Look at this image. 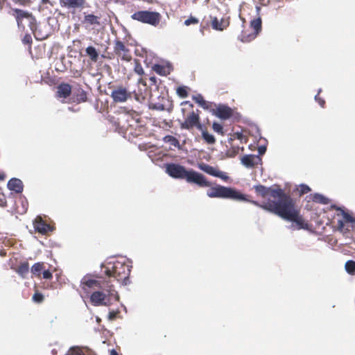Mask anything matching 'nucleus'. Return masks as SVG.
<instances>
[{"instance_id":"1","label":"nucleus","mask_w":355,"mask_h":355,"mask_svg":"<svg viewBox=\"0 0 355 355\" xmlns=\"http://www.w3.org/2000/svg\"><path fill=\"white\" fill-rule=\"evenodd\" d=\"M255 192L263 198L270 196L274 199H277L275 202H286L289 209L290 214H286L287 216L291 218V221L295 224H292L289 227L292 230H300L303 228V224L301 218L298 216L297 211L294 207V202L292 198L286 195L281 188L267 187L263 185H254Z\"/></svg>"},{"instance_id":"2","label":"nucleus","mask_w":355,"mask_h":355,"mask_svg":"<svg viewBox=\"0 0 355 355\" xmlns=\"http://www.w3.org/2000/svg\"><path fill=\"white\" fill-rule=\"evenodd\" d=\"M245 201H248L257 207L275 214L285 220L291 221V218L286 215V214H290L289 207L286 202H275V200H268L266 202L259 203L257 201L248 200L247 199Z\"/></svg>"},{"instance_id":"3","label":"nucleus","mask_w":355,"mask_h":355,"mask_svg":"<svg viewBox=\"0 0 355 355\" xmlns=\"http://www.w3.org/2000/svg\"><path fill=\"white\" fill-rule=\"evenodd\" d=\"M207 195L209 198H230L234 200H246V198L243 194L237 192L236 190L217 185L210 188L207 191Z\"/></svg>"},{"instance_id":"4","label":"nucleus","mask_w":355,"mask_h":355,"mask_svg":"<svg viewBox=\"0 0 355 355\" xmlns=\"http://www.w3.org/2000/svg\"><path fill=\"white\" fill-rule=\"evenodd\" d=\"M131 18L144 24L157 26L160 21V15L157 12L141 10L133 13Z\"/></svg>"},{"instance_id":"5","label":"nucleus","mask_w":355,"mask_h":355,"mask_svg":"<svg viewBox=\"0 0 355 355\" xmlns=\"http://www.w3.org/2000/svg\"><path fill=\"white\" fill-rule=\"evenodd\" d=\"M130 273V266L125 263L117 261L112 266V268H107L105 270V274L108 277H113L117 280L128 279Z\"/></svg>"},{"instance_id":"6","label":"nucleus","mask_w":355,"mask_h":355,"mask_svg":"<svg viewBox=\"0 0 355 355\" xmlns=\"http://www.w3.org/2000/svg\"><path fill=\"white\" fill-rule=\"evenodd\" d=\"M184 180L190 184H195L199 187H209L211 183L202 174L193 169L187 171Z\"/></svg>"},{"instance_id":"7","label":"nucleus","mask_w":355,"mask_h":355,"mask_svg":"<svg viewBox=\"0 0 355 355\" xmlns=\"http://www.w3.org/2000/svg\"><path fill=\"white\" fill-rule=\"evenodd\" d=\"M132 92L128 91L122 85L117 86L114 89L110 94L113 101L116 103H122L126 102L132 98Z\"/></svg>"},{"instance_id":"8","label":"nucleus","mask_w":355,"mask_h":355,"mask_svg":"<svg viewBox=\"0 0 355 355\" xmlns=\"http://www.w3.org/2000/svg\"><path fill=\"white\" fill-rule=\"evenodd\" d=\"M187 171L184 166L178 164H168L166 166V172L169 176L184 180Z\"/></svg>"},{"instance_id":"9","label":"nucleus","mask_w":355,"mask_h":355,"mask_svg":"<svg viewBox=\"0 0 355 355\" xmlns=\"http://www.w3.org/2000/svg\"><path fill=\"white\" fill-rule=\"evenodd\" d=\"M13 11L16 14V20L17 22L18 26L20 25L21 21L23 19H26L28 21L29 26L31 28V30L34 32L36 31V20L35 17L33 16V15L27 11L20 10L18 8L13 9Z\"/></svg>"},{"instance_id":"10","label":"nucleus","mask_w":355,"mask_h":355,"mask_svg":"<svg viewBox=\"0 0 355 355\" xmlns=\"http://www.w3.org/2000/svg\"><path fill=\"white\" fill-rule=\"evenodd\" d=\"M198 167L205 173L212 175L214 177L219 178L223 180L227 181L229 180V177L223 171H220L219 170H217L216 168L205 164V163H200L198 164Z\"/></svg>"},{"instance_id":"11","label":"nucleus","mask_w":355,"mask_h":355,"mask_svg":"<svg viewBox=\"0 0 355 355\" xmlns=\"http://www.w3.org/2000/svg\"><path fill=\"white\" fill-rule=\"evenodd\" d=\"M114 51L116 55L123 60L130 61L132 58L129 49L121 41L115 42Z\"/></svg>"},{"instance_id":"12","label":"nucleus","mask_w":355,"mask_h":355,"mask_svg":"<svg viewBox=\"0 0 355 355\" xmlns=\"http://www.w3.org/2000/svg\"><path fill=\"white\" fill-rule=\"evenodd\" d=\"M250 26L254 29V33L248 35H243L241 41L243 42H248L254 40L259 33L261 31V19L259 17L251 21Z\"/></svg>"},{"instance_id":"13","label":"nucleus","mask_w":355,"mask_h":355,"mask_svg":"<svg viewBox=\"0 0 355 355\" xmlns=\"http://www.w3.org/2000/svg\"><path fill=\"white\" fill-rule=\"evenodd\" d=\"M60 6L68 10H78L84 7L85 0H59Z\"/></svg>"},{"instance_id":"14","label":"nucleus","mask_w":355,"mask_h":355,"mask_svg":"<svg viewBox=\"0 0 355 355\" xmlns=\"http://www.w3.org/2000/svg\"><path fill=\"white\" fill-rule=\"evenodd\" d=\"M200 117L198 114L194 112H191L185 119V121L180 124L182 129L190 130L194 126L198 125L199 123Z\"/></svg>"},{"instance_id":"15","label":"nucleus","mask_w":355,"mask_h":355,"mask_svg":"<svg viewBox=\"0 0 355 355\" xmlns=\"http://www.w3.org/2000/svg\"><path fill=\"white\" fill-rule=\"evenodd\" d=\"M33 226L35 231L42 234H46L49 232H52L53 228L50 225L46 224L40 216H37L33 222Z\"/></svg>"},{"instance_id":"16","label":"nucleus","mask_w":355,"mask_h":355,"mask_svg":"<svg viewBox=\"0 0 355 355\" xmlns=\"http://www.w3.org/2000/svg\"><path fill=\"white\" fill-rule=\"evenodd\" d=\"M212 112L213 114L223 120L230 118L232 114V109L225 105H219Z\"/></svg>"},{"instance_id":"17","label":"nucleus","mask_w":355,"mask_h":355,"mask_svg":"<svg viewBox=\"0 0 355 355\" xmlns=\"http://www.w3.org/2000/svg\"><path fill=\"white\" fill-rule=\"evenodd\" d=\"M80 287L87 295L89 293V288H101V284L98 281L89 279L87 276H84L80 281Z\"/></svg>"},{"instance_id":"18","label":"nucleus","mask_w":355,"mask_h":355,"mask_svg":"<svg viewBox=\"0 0 355 355\" xmlns=\"http://www.w3.org/2000/svg\"><path fill=\"white\" fill-rule=\"evenodd\" d=\"M106 293L101 291H95L90 296V300L94 306H108L105 302Z\"/></svg>"},{"instance_id":"19","label":"nucleus","mask_w":355,"mask_h":355,"mask_svg":"<svg viewBox=\"0 0 355 355\" xmlns=\"http://www.w3.org/2000/svg\"><path fill=\"white\" fill-rule=\"evenodd\" d=\"M241 164L245 167L252 168L261 162V158L259 155H245L241 158Z\"/></svg>"},{"instance_id":"20","label":"nucleus","mask_w":355,"mask_h":355,"mask_svg":"<svg viewBox=\"0 0 355 355\" xmlns=\"http://www.w3.org/2000/svg\"><path fill=\"white\" fill-rule=\"evenodd\" d=\"M65 355H96L94 352L87 347L74 346L70 347Z\"/></svg>"},{"instance_id":"21","label":"nucleus","mask_w":355,"mask_h":355,"mask_svg":"<svg viewBox=\"0 0 355 355\" xmlns=\"http://www.w3.org/2000/svg\"><path fill=\"white\" fill-rule=\"evenodd\" d=\"M8 188L10 191H13L17 193H20L23 191L24 184L21 180L12 178L8 182Z\"/></svg>"},{"instance_id":"22","label":"nucleus","mask_w":355,"mask_h":355,"mask_svg":"<svg viewBox=\"0 0 355 355\" xmlns=\"http://www.w3.org/2000/svg\"><path fill=\"white\" fill-rule=\"evenodd\" d=\"M71 92V87L68 83H61L57 87L56 96L58 98H66Z\"/></svg>"},{"instance_id":"23","label":"nucleus","mask_w":355,"mask_h":355,"mask_svg":"<svg viewBox=\"0 0 355 355\" xmlns=\"http://www.w3.org/2000/svg\"><path fill=\"white\" fill-rule=\"evenodd\" d=\"M83 24L87 26L99 25V17L92 14L85 15L83 19Z\"/></svg>"},{"instance_id":"24","label":"nucleus","mask_w":355,"mask_h":355,"mask_svg":"<svg viewBox=\"0 0 355 355\" xmlns=\"http://www.w3.org/2000/svg\"><path fill=\"white\" fill-rule=\"evenodd\" d=\"M85 52L87 55L90 58L92 62H96L98 60V53L94 46H89L87 47L85 49Z\"/></svg>"},{"instance_id":"25","label":"nucleus","mask_w":355,"mask_h":355,"mask_svg":"<svg viewBox=\"0 0 355 355\" xmlns=\"http://www.w3.org/2000/svg\"><path fill=\"white\" fill-rule=\"evenodd\" d=\"M29 272V265L28 262H24L20 264L17 270V272L22 278H25Z\"/></svg>"},{"instance_id":"26","label":"nucleus","mask_w":355,"mask_h":355,"mask_svg":"<svg viewBox=\"0 0 355 355\" xmlns=\"http://www.w3.org/2000/svg\"><path fill=\"white\" fill-rule=\"evenodd\" d=\"M153 69L157 74L162 76H166L169 73V68L161 64H155Z\"/></svg>"},{"instance_id":"27","label":"nucleus","mask_w":355,"mask_h":355,"mask_svg":"<svg viewBox=\"0 0 355 355\" xmlns=\"http://www.w3.org/2000/svg\"><path fill=\"white\" fill-rule=\"evenodd\" d=\"M312 200L322 205H327L329 203V199L320 193H315L312 196Z\"/></svg>"},{"instance_id":"28","label":"nucleus","mask_w":355,"mask_h":355,"mask_svg":"<svg viewBox=\"0 0 355 355\" xmlns=\"http://www.w3.org/2000/svg\"><path fill=\"white\" fill-rule=\"evenodd\" d=\"M193 100L195 101L200 107L204 109L208 108V103L205 101L201 94H197L193 96Z\"/></svg>"},{"instance_id":"29","label":"nucleus","mask_w":355,"mask_h":355,"mask_svg":"<svg viewBox=\"0 0 355 355\" xmlns=\"http://www.w3.org/2000/svg\"><path fill=\"white\" fill-rule=\"evenodd\" d=\"M211 26L214 30L223 31L225 28L223 25V21H219L216 17H214L211 20Z\"/></svg>"},{"instance_id":"30","label":"nucleus","mask_w":355,"mask_h":355,"mask_svg":"<svg viewBox=\"0 0 355 355\" xmlns=\"http://www.w3.org/2000/svg\"><path fill=\"white\" fill-rule=\"evenodd\" d=\"M164 141L166 143H169L171 145L180 148V142L177 138L171 135H166L164 137Z\"/></svg>"},{"instance_id":"31","label":"nucleus","mask_w":355,"mask_h":355,"mask_svg":"<svg viewBox=\"0 0 355 355\" xmlns=\"http://www.w3.org/2000/svg\"><path fill=\"white\" fill-rule=\"evenodd\" d=\"M345 268L347 273L349 275L355 274V261L352 260H348L345 265Z\"/></svg>"},{"instance_id":"32","label":"nucleus","mask_w":355,"mask_h":355,"mask_svg":"<svg viewBox=\"0 0 355 355\" xmlns=\"http://www.w3.org/2000/svg\"><path fill=\"white\" fill-rule=\"evenodd\" d=\"M202 138L205 140V141L209 144H213L215 143L216 139L214 135L209 134L207 131H203L202 133Z\"/></svg>"},{"instance_id":"33","label":"nucleus","mask_w":355,"mask_h":355,"mask_svg":"<svg viewBox=\"0 0 355 355\" xmlns=\"http://www.w3.org/2000/svg\"><path fill=\"white\" fill-rule=\"evenodd\" d=\"M43 264L40 262L35 263L31 268V272L36 275H40L41 270H42Z\"/></svg>"},{"instance_id":"34","label":"nucleus","mask_w":355,"mask_h":355,"mask_svg":"<svg viewBox=\"0 0 355 355\" xmlns=\"http://www.w3.org/2000/svg\"><path fill=\"white\" fill-rule=\"evenodd\" d=\"M338 210H340L341 211L342 216L343 217V219L347 223H353L354 221V218L349 215L348 213L345 212L343 209L338 207Z\"/></svg>"},{"instance_id":"35","label":"nucleus","mask_w":355,"mask_h":355,"mask_svg":"<svg viewBox=\"0 0 355 355\" xmlns=\"http://www.w3.org/2000/svg\"><path fill=\"white\" fill-rule=\"evenodd\" d=\"M106 295H108L110 297H113L116 300H119V299L118 293L112 288V286H109V288L106 289Z\"/></svg>"},{"instance_id":"36","label":"nucleus","mask_w":355,"mask_h":355,"mask_svg":"<svg viewBox=\"0 0 355 355\" xmlns=\"http://www.w3.org/2000/svg\"><path fill=\"white\" fill-rule=\"evenodd\" d=\"M87 93L85 91L81 89L77 95V101L78 103L85 102L87 101Z\"/></svg>"},{"instance_id":"37","label":"nucleus","mask_w":355,"mask_h":355,"mask_svg":"<svg viewBox=\"0 0 355 355\" xmlns=\"http://www.w3.org/2000/svg\"><path fill=\"white\" fill-rule=\"evenodd\" d=\"M212 128L216 132L223 135V127L221 124L217 122H214L212 124Z\"/></svg>"},{"instance_id":"38","label":"nucleus","mask_w":355,"mask_h":355,"mask_svg":"<svg viewBox=\"0 0 355 355\" xmlns=\"http://www.w3.org/2000/svg\"><path fill=\"white\" fill-rule=\"evenodd\" d=\"M135 64L134 70H135V73H137L139 75H143L144 71L141 64L137 60H135Z\"/></svg>"},{"instance_id":"39","label":"nucleus","mask_w":355,"mask_h":355,"mask_svg":"<svg viewBox=\"0 0 355 355\" xmlns=\"http://www.w3.org/2000/svg\"><path fill=\"white\" fill-rule=\"evenodd\" d=\"M199 20L196 17L191 16L189 18L184 21V24L188 26L191 24H197Z\"/></svg>"},{"instance_id":"40","label":"nucleus","mask_w":355,"mask_h":355,"mask_svg":"<svg viewBox=\"0 0 355 355\" xmlns=\"http://www.w3.org/2000/svg\"><path fill=\"white\" fill-rule=\"evenodd\" d=\"M177 94L182 98H186L187 96V92L183 87H179L177 89Z\"/></svg>"},{"instance_id":"41","label":"nucleus","mask_w":355,"mask_h":355,"mask_svg":"<svg viewBox=\"0 0 355 355\" xmlns=\"http://www.w3.org/2000/svg\"><path fill=\"white\" fill-rule=\"evenodd\" d=\"M310 191H311L310 187L309 186H307L306 184H302L300 185V195L307 193Z\"/></svg>"},{"instance_id":"42","label":"nucleus","mask_w":355,"mask_h":355,"mask_svg":"<svg viewBox=\"0 0 355 355\" xmlns=\"http://www.w3.org/2000/svg\"><path fill=\"white\" fill-rule=\"evenodd\" d=\"M34 0H13L14 2L21 6H28L33 3Z\"/></svg>"},{"instance_id":"43","label":"nucleus","mask_w":355,"mask_h":355,"mask_svg":"<svg viewBox=\"0 0 355 355\" xmlns=\"http://www.w3.org/2000/svg\"><path fill=\"white\" fill-rule=\"evenodd\" d=\"M43 299H44V297L40 293H35L33 296V300L35 302L40 303V302H42Z\"/></svg>"},{"instance_id":"44","label":"nucleus","mask_w":355,"mask_h":355,"mask_svg":"<svg viewBox=\"0 0 355 355\" xmlns=\"http://www.w3.org/2000/svg\"><path fill=\"white\" fill-rule=\"evenodd\" d=\"M152 108L159 111H164L165 110V106L161 103H155L153 105Z\"/></svg>"},{"instance_id":"45","label":"nucleus","mask_w":355,"mask_h":355,"mask_svg":"<svg viewBox=\"0 0 355 355\" xmlns=\"http://www.w3.org/2000/svg\"><path fill=\"white\" fill-rule=\"evenodd\" d=\"M320 92L321 89H319L318 94L315 96V100L319 103V105L321 107H324V105L325 103L324 101L318 97V95Z\"/></svg>"},{"instance_id":"46","label":"nucleus","mask_w":355,"mask_h":355,"mask_svg":"<svg viewBox=\"0 0 355 355\" xmlns=\"http://www.w3.org/2000/svg\"><path fill=\"white\" fill-rule=\"evenodd\" d=\"M43 278L46 279H50L52 278V273L49 270H44L43 272Z\"/></svg>"},{"instance_id":"47","label":"nucleus","mask_w":355,"mask_h":355,"mask_svg":"<svg viewBox=\"0 0 355 355\" xmlns=\"http://www.w3.org/2000/svg\"><path fill=\"white\" fill-rule=\"evenodd\" d=\"M32 42V38L30 35H26L23 39V42L24 44H29Z\"/></svg>"},{"instance_id":"48","label":"nucleus","mask_w":355,"mask_h":355,"mask_svg":"<svg viewBox=\"0 0 355 355\" xmlns=\"http://www.w3.org/2000/svg\"><path fill=\"white\" fill-rule=\"evenodd\" d=\"M266 151V147L265 146H261L258 148V152L259 155H263Z\"/></svg>"},{"instance_id":"49","label":"nucleus","mask_w":355,"mask_h":355,"mask_svg":"<svg viewBox=\"0 0 355 355\" xmlns=\"http://www.w3.org/2000/svg\"><path fill=\"white\" fill-rule=\"evenodd\" d=\"M116 313L114 312H110L109 313V319L112 320L116 318Z\"/></svg>"},{"instance_id":"50","label":"nucleus","mask_w":355,"mask_h":355,"mask_svg":"<svg viewBox=\"0 0 355 355\" xmlns=\"http://www.w3.org/2000/svg\"><path fill=\"white\" fill-rule=\"evenodd\" d=\"M35 36L36 39H37V40H42V39L46 38V37L47 36V35H42L41 37H39L37 36V33H35Z\"/></svg>"},{"instance_id":"51","label":"nucleus","mask_w":355,"mask_h":355,"mask_svg":"<svg viewBox=\"0 0 355 355\" xmlns=\"http://www.w3.org/2000/svg\"><path fill=\"white\" fill-rule=\"evenodd\" d=\"M110 355H119V354L115 349H113L110 351Z\"/></svg>"},{"instance_id":"52","label":"nucleus","mask_w":355,"mask_h":355,"mask_svg":"<svg viewBox=\"0 0 355 355\" xmlns=\"http://www.w3.org/2000/svg\"><path fill=\"white\" fill-rule=\"evenodd\" d=\"M41 1L43 4L51 3V1L49 0H41Z\"/></svg>"},{"instance_id":"53","label":"nucleus","mask_w":355,"mask_h":355,"mask_svg":"<svg viewBox=\"0 0 355 355\" xmlns=\"http://www.w3.org/2000/svg\"><path fill=\"white\" fill-rule=\"evenodd\" d=\"M338 224H339V226H340V227H343L344 224H343V222L342 220H339V221H338Z\"/></svg>"},{"instance_id":"54","label":"nucleus","mask_w":355,"mask_h":355,"mask_svg":"<svg viewBox=\"0 0 355 355\" xmlns=\"http://www.w3.org/2000/svg\"><path fill=\"white\" fill-rule=\"evenodd\" d=\"M5 176L3 174H0V180H3L4 179Z\"/></svg>"},{"instance_id":"55","label":"nucleus","mask_w":355,"mask_h":355,"mask_svg":"<svg viewBox=\"0 0 355 355\" xmlns=\"http://www.w3.org/2000/svg\"><path fill=\"white\" fill-rule=\"evenodd\" d=\"M3 2V0H0V10H1V8H2Z\"/></svg>"},{"instance_id":"56","label":"nucleus","mask_w":355,"mask_h":355,"mask_svg":"<svg viewBox=\"0 0 355 355\" xmlns=\"http://www.w3.org/2000/svg\"><path fill=\"white\" fill-rule=\"evenodd\" d=\"M135 98L136 100H138L139 96H138V95L137 94H135Z\"/></svg>"}]
</instances>
